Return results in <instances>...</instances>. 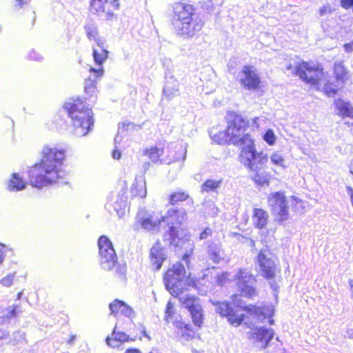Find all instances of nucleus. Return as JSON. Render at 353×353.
Segmentation results:
<instances>
[{"label": "nucleus", "instance_id": "f257e3e1", "mask_svg": "<svg viewBox=\"0 0 353 353\" xmlns=\"http://www.w3.org/2000/svg\"><path fill=\"white\" fill-rule=\"evenodd\" d=\"M65 158L64 148L54 144L45 145L41 152L40 162L28 170L32 186L42 188L55 183H65L67 176L63 168Z\"/></svg>", "mask_w": 353, "mask_h": 353}, {"label": "nucleus", "instance_id": "f03ea898", "mask_svg": "<svg viewBox=\"0 0 353 353\" xmlns=\"http://www.w3.org/2000/svg\"><path fill=\"white\" fill-rule=\"evenodd\" d=\"M188 214L184 209L170 208L166 215L159 216L154 212H148L141 210L137 215V221L141 228L147 231H157L159 230L161 223L166 222L169 225L168 231L165 232V241L170 245L177 248H182L183 244L188 241L189 235L181 229V225L187 220Z\"/></svg>", "mask_w": 353, "mask_h": 353}, {"label": "nucleus", "instance_id": "7ed1b4c3", "mask_svg": "<svg viewBox=\"0 0 353 353\" xmlns=\"http://www.w3.org/2000/svg\"><path fill=\"white\" fill-rule=\"evenodd\" d=\"M63 110L71 121V132L77 137L87 135L94 126L92 110L79 99H68Z\"/></svg>", "mask_w": 353, "mask_h": 353}, {"label": "nucleus", "instance_id": "20e7f679", "mask_svg": "<svg viewBox=\"0 0 353 353\" xmlns=\"http://www.w3.org/2000/svg\"><path fill=\"white\" fill-rule=\"evenodd\" d=\"M174 13V26L178 34L192 37L203 28V22L199 18L193 19L194 7L185 1L172 5Z\"/></svg>", "mask_w": 353, "mask_h": 353}, {"label": "nucleus", "instance_id": "39448f33", "mask_svg": "<svg viewBox=\"0 0 353 353\" xmlns=\"http://www.w3.org/2000/svg\"><path fill=\"white\" fill-rule=\"evenodd\" d=\"M99 263L104 270H112L114 276L124 281L126 278V266L117 262V256L111 241L105 236L98 240Z\"/></svg>", "mask_w": 353, "mask_h": 353}, {"label": "nucleus", "instance_id": "423d86ee", "mask_svg": "<svg viewBox=\"0 0 353 353\" xmlns=\"http://www.w3.org/2000/svg\"><path fill=\"white\" fill-rule=\"evenodd\" d=\"M164 283L166 289L172 294L178 290H188L193 285L194 282L187 276L183 265L179 262L168 270L164 277Z\"/></svg>", "mask_w": 353, "mask_h": 353}, {"label": "nucleus", "instance_id": "0eeeda50", "mask_svg": "<svg viewBox=\"0 0 353 353\" xmlns=\"http://www.w3.org/2000/svg\"><path fill=\"white\" fill-rule=\"evenodd\" d=\"M246 145L243 146L239 161L252 171L261 170L268 162V157L263 152H257L253 139H247Z\"/></svg>", "mask_w": 353, "mask_h": 353}, {"label": "nucleus", "instance_id": "6e6552de", "mask_svg": "<svg viewBox=\"0 0 353 353\" xmlns=\"http://www.w3.org/2000/svg\"><path fill=\"white\" fill-rule=\"evenodd\" d=\"M186 290H178L171 294L177 297L181 305L188 310L194 325L201 327L203 323V314L200 300L195 296L185 292Z\"/></svg>", "mask_w": 353, "mask_h": 353}, {"label": "nucleus", "instance_id": "1a4fd4ad", "mask_svg": "<svg viewBox=\"0 0 353 353\" xmlns=\"http://www.w3.org/2000/svg\"><path fill=\"white\" fill-rule=\"evenodd\" d=\"M292 71L305 82L311 85H317L323 77L321 68L316 67L314 63L302 62L295 66L289 65L286 67V71Z\"/></svg>", "mask_w": 353, "mask_h": 353}, {"label": "nucleus", "instance_id": "9d476101", "mask_svg": "<svg viewBox=\"0 0 353 353\" xmlns=\"http://www.w3.org/2000/svg\"><path fill=\"white\" fill-rule=\"evenodd\" d=\"M248 125V121L241 116H235L233 120L228 121L227 128L232 144L239 145L242 148L246 145L247 139H252L248 133H245Z\"/></svg>", "mask_w": 353, "mask_h": 353}, {"label": "nucleus", "instance_id": "9b49d317", "mask_svg": "<svg viewBox=\"0 0 353 353\" xmlns=\"http://www.w3.org/2000/svg\"><path fill=\"white\" fill-rule=\"evenodd\" d=\"M268 203L278 221L283 222L288 219V206L285 196L282 192L271 194L268 199Z\"/></svg>", "mask_w": 353, "mask_h": 353}, {"label": "nucleus", "instance_id": "f8f14e48", "mask_svg": "<svg viewBox=\"0 0 353 353\" xmlns=\"http://www.w3.org/2000/svg\"><path fill=\"white\" fill-rule=\"evenodd\" d=\"M242 296L252 297L256 294V279L247 270H240L235 276Z\"/></svg>", "mask_w": 353, "mask_h": 353}, {"label": "nucleus", "instance_id": "ddd939ff", "mask_svg": "<svg viewBox=\"0 0 353 353\" xmlns=\"http://www.w3.org/2000/svg\"><path fill=\"white\" fill-rule=\"evenodd\" d=\"M261 274L266 279H274L277 271V266L273 254L268 250H261L257 256Z\"/></svg>", "mask_w": 353, "mask_h": 353}, {"label": "nucleus", "instance_id": "4468645a", "mask_svg": "<svg viewBox=\"0 0 353 353\" xmlns=\"http://www.w3.org/2000/svg\"><path fill=\"white\" fill-rule=\"evenodd\" d=\"M240 84L248 90H256L259 88L261 79L256 70L251 65H245L238 74Z\"/></svg>", "mask_w": 353, "mask_h": 353}, {"label": "nucleus", "instance_id": "2eb2a0df", "mask_svg": "<svg viewBox=\"0 0 353 353\" xmlns=\"http://www.w3.org/2000/svg\"><path fill=\"white\" fill-rule=\"evenodd\" d=\"M128 188L125 183L117 193L112 192L108 196V205L112 207L119 217H122L128 207Z\"/></svg>", "mask_w": 353, "mask_h": 353}, {"label": "nucleus", "instance_id": "dca6fc26", "mask_svg": "<svg viewBox=\"0 0 353 353\" xmlns=\"http://www.w3.org/2000/svg\"><path fill=\"white\" fill-rule=\"evenodd\" d=\"M244 310L254 321V323H262L265 319H270L274 314V307L272 304L265 305L263 307L249 305ZM269 323L273 325L274 320L270 319Z\"/></svg>", "mask_w": 353, "mask_h": 353}, {"label": "nucleus", "instance_id": "f3484780", "mask_svg": "<svg viewBox=\"0 0 353 353\" xmlns=\"http://www.w3.org/2000/svg\"><path fill=\"white\" fill-rule=\"evenodd\" d=\"M245 324L248 327L253 330L250 333L251 338L260 343L261 347H266L274 336V330L272 328H265L264 327H259L254 329V323L252 322H245Z\"/></svg>", "mask_w": 353, "mask_h": 353}, {"label": "nucleus", "instance_id": "a211bd4d", "mask_svg": "<svg viewBox=\"0 0 353 353\" xmlns=\"http://www.w3.org/2000/svg\"><path fill=\"white\" fill-rule=\"evenodd\" d=\"M90 70L92 74L88 79H85L84 90L85 94H88L90 98H96L97 92V80L98 78H100L103 76V69L101 68H90Z\"/></svg>", "mask_w": 353, "mask_h": 353}, {"label": "nucleus", "instance_id": "6ab92c4d", "mask_svg": "<svg viewBox=\"0 0 353 353\" xmlns=\"http://www.w3.org/2000/svg\"><path fill=\"white\" fill-rule=\"evenodd\" d=\"M109 308L111 312L110 314L114 316H117L120 313L131 320L135 317L134 310L123 301L115 299L109 304Z\"/></svg>", "mask_w": 353, "mask_h": 353}, {"label": "nucleus", "instance_id": "aec40b11", "mask_svg": "<svg viewBox=\"0 0 353 353\" xmlns=\"http://www.w3.org/2000/svg\"><path fill=\"white\" fill-rule=\"evenodd\" d=\"M152 265L156 270H160L166 258L165 250L159 242H157L150 250Z\"/></svg>", "mask_w": 353, "mask_h": 353}, {"label": "nucleus", "instance_id": "412c9836", "mask_svg": "<svg viewBox=\"0 0 353 353\" xmlns=\"http://www.w3.org/2000/svg\"><path fill=\"white\" fill-rule=\"evenodd\" d=\"M179 83L172 74L165 75V83L163 88V96L168 99H172L179 94Z\"/></svg>", "mask_w": 353, "mask_h": 353}, {"label": "nucleus", "instance_id": "4be33fe9", "mask_svg": "<svg viewBox=\"0 0 353 353\" xmlns=\"http://www.w3.org/2000/svg\"><path fill=\"white\" fill-rule=\"evenodd\" d=\"M269 215L266 211L261 208H254L252 221L254 226L258 229H263L267 225Z\"/></svg>", "mask_w": 353, "mask_h": 353}, {"label": "nucleus", "instance_id": "5701e85b", "mask_svg": "<svg viewBox=\"0 0 353 353\" xmlns=\"http://www.w3.org/2000/svg\"><path fill=\"white\" fill-rule=\"evenodd\" d=\"M90 10L98 14L103 13L109 16L113 14L112 9L109 8L108 0H91Z\"/></svg>", "mask_w": 353, "mask_h": 353}, {"label": "nucleus", "instance_id": "b1692460", "mask_svg": "<svg viewBox=\"0 0 353 353\" xmlns=\"http://www.w3.org/2000/svg\"><path fill=\"white\" fill-rule=\"evenodd\" d=\"M117 325H116L111 336L106 339V343L112 347H118L119 343L128 341L130 339L129 335L123 332L117 331Z\"/></svg>", "mask_w": 353, "mask_h": 353}, {"label": "nucleus", "instance_id": "393cba45", "mask_svg": "<svg viewBox=\"0 0 353 353\" xmlns=\"http://www.w3.org/2000/svg\"><path fill=\"white\" fill-rule=\"evenodd\" d=\"M334 103L339 116L343 118L350 117L353 119V108L350 103L341 99H337Z\"/></svg>", "mask_w": 353, "mask_h": 353}, {"label": "nucleus", "instance_id": "a878e982", "mask_svg": "<svg viewBox=\"0 0 353 353\" xmlns=\"http://www.w3.org/2000/svg\"><path fill=\"white\" fill-rule=\"evenodd\" d=\"M208 253L210 259L215 263H219L224 260L225 254L219 244H212L208 246Z\"/></svg>", "mask_w": 353, "mask_h": 353}, {"label": "nucleus", "instance_id": "bb28decb", "mask_svg": "<svg viewBox=\"0 0 353 353\" xmlns=\"http://www.w3.org/2000/svg\"><path fill=\"white\" fill-rule=\"evenodd\" d=\"M26 183L18 173H13L11 179L8 183V189L10 191H21L25 189Z\"/></svg>", "mask_w": 353, "mask_h": 353}, {"label": "nucleus", "instance_id": "cd10ccee", "mask_svg": "<svg viewBox=\"0 0 353 353\" xmlns=\"http://www.w3.org/2000/svg\"><path fill=\"white\" fill-rule=\"evenodd\" d=\"M109 51L107 48L97 49L92 46V55L94 61L97 65L103 69L102 65L107 60Z\"/></svg>", "mask_w": 353, "mask_h": 353}, {"label": "nucleus", "instance_id": "c85d7f7f", "mask_svg": "<svg viewBox=\"0 0 353 353\" xmlns=\"http://www.w3.org/2000/svg\"><path fill=\"white\" fill-rule=\"evenodd\" d=\"M222 179H208L201 187V192H214L217 193L218 189L222 184Z\"/></svg>", "mask_w": 353, "mask_h": 353}, {"label": "nucleus", "instance_id": "c756f323", "mask_svg": "<svg viewBox=\"0 0 353 353\" xmlns=\"http://www.w3.org/2000/svg\"><path fill=\"white\" fill-rule=\"evenodd\" d=\"M131 194L133 196L145 197L147 194L145 181L137 180L132 186Z\"/></svg>", "mask_w": 353, "mask_h": 353}, {"label": "nucleus", "instance_id": "7c9ffc66", "mask_svg": "<svg viewBox=\"0 0 353 353\" xmlns=\"http://www.w3.org/2000/svg\"><path fill=\"white\" fill-rule=\"evenodd\" d=\"M210 137L212 139L219 143V144H226V143H232L231 137L228 133V128L225 131H221L218 133L214 132V130H212L210 132Z\"/></svg>", "mask_w": 353, "mask_h": 353}, {"label": "nucleus", "instance_id": "2f4dec72", "mask_svg": "<svg viewBox=\"0 0 353 353\" xmlns=\"http://www.w3.org/2000/svg\"><path fill=\"white\" fill-rule=\"evenodd\" d=\"M163 150L157 147H151L143 151V154L147 156L152 163H156L160 161V157L163 154Z\"/></svg>", "mask_w": 353, "mask_h": 353}, {"label": "nucleus", "instance_id": "473e14b6", "mask_svg": "<svg viewBox=\"0 0 353 353\" xmlns=\"http://www.w3.org/2000/svg\"><path fill=\"white\" fill-rule=\"evenodd\" d=\"M334 71L338 81L344 82L348 79V72L345 68L343 62H336L334 63Z\"/></svg>", "mask_w": 353, "mask_h": 353}, {"label": "nucleus", "instance_id": "72a5a7b5", "mask_svg": "<svg viewBox=\"0 0 353 353\" xmlns=\"http://www.w3.org/2000/svg\"><path fill=\"white\" fill-rule=\"evenodd\" d=\"M189 198L188 192L182 190H177L172 192L169 196V203L171 205H175L179 201H183Z\"/></svg>", "mask_w": 353, "mask_h": 353}, {"label": "nucleus", "instance_id": "f704fd0d", "mask_svg": "<svg viewBox=\"0 0 353 353\" xmlns=\"http://www.w3.org/2000/svg\"><path fill=\"white\" fill-rule=\"evenodd\" d=\"M84 29L87 37L90 41H92V38L99 34L97 24L92 21H88L84 26Z\"/></svg>", "mask_w": 353, "mask_h": 353}, {"label": "nucleus", "instance_id": "c9c22d12", "mask_svg": "<svg viewBox=\"0 0 353 353\" xmlns=\"http://www.w3.org/2000/svg\"><path fill=\"white\" fill-rule=\"evenodd\" d=\"M226 317L228 322L235 327L239 326L244 321V315L237 314L234 309L231 310V312Z\"/></svg>", "mask_w": 353, "mask_h": 353}, {"label": "nucleus", "instance_id": "e433bc0d", "mask_svg": "<svg viewBox=\"0 0 353 353\" xmlns=\"http://www.w3.org/2000/svg\"><path fill=\"white\" fill-rule=\"evenodd\" d=\"M214 304L216 305V312L222 316L226 317L233 309L227 302H217Z\"/></svg>", "mask_w": 353, "mask_h": 353}, {"label": "nucleus", "instance_id": "4c0bfd02", "mask_svg": "<svg viewBox=\"0 0 353 353\" xmlns=\"http://www.w3.org/2000/svg\"><path fill=\"white\" fill-rule=\"evenodd\" d=\"M19 310V306L17 305H12L7 307L5 310L3 311V319H10L13 317L17 316Z\"/></svg>", "mask_w": 353, "mask_h": 353}, {"label": "nucleus", "instance_id": "58836bf2", "mask_svg": "<svg viewBox=\"0 0 353 353\" xmlns=\"http://www.w3.org/2000/svg\"><path fill=\"white\" fill-rule=\"evenodd\" d=\"M270 161L272 164L281 167L285 168L284 165V158L283 156L279 154V152H273L270 157Z\"/></svg>", "mask_w": 353, "mask_h": 353}, {"label": "nucleus", "instance_id": "ea45409f", "mask_svg": "<svg viewBox=\"0 0 353 353\" xmlns=\"http://www.w3.org/2000/svg\"><path fill=\"white\" fill-rule=\"evenodd\" d=\"M253 179L255 183L261 186L268 185L270 181L268 176L262 173H256Z\"/></svg>", "mask_w": 353, "mask_h": 353}, {"label": "nucleus", "instance_id": "a19ab883", "mask_svg": "<svg viewBox=\"0 0 353 353\" xmlns=\"http://www.w3.org/2000/svg\"><path fill=\"white\" fill-rule=\"evenodd\" d=\"M337 90V86L330 82H327L324 87L325 92L328 97H334L336 94Z\"/></svg>", "mask_w": 353, "mask_h": 353}, {"label": "nucleus", "instance_id": "79ce46f5", "mask_svg": "<svg viewBox=\"0 0 353 353\" xmlns=\"http://www.w3.org/2000/svg\"><path fill=\"white\" fill-rule=\"evenodd\" d=\"M16 276V272H12L1 279L0 283L5 287H10L12 285Z\"/></svg>", "mask_w": 353, "mask_h": 353}, {"label": "nucleus", "instance_id": "37998d69", "mask_svg": "<svg viewBox=\"0 0 353 353\" xmlns=\"http://www.w3.org/2000/svg\"><path fill=\"white\" fill-rule=\"evenodd\" d=\"M174 313V304L169 301L167 303L166 310L165 312V320L167 322H169V320L172 319L173 314Z\"/></svg>", "mask_w": 353, "mask_h": 353}, {"label": "nucleus", "instance_id": "c03bdc74", "mask_svg": "<svg viewBox=\"0 0 353 353\" xmlns=\"http://www.w3.org/2000/svg\"><path fill=\"white\" fill-rule=\"evenodd\" d=\"M263 139L270 145H272L275 143L276 137L272 130H268L265 133Z\"/></svg>", "mask_w": 353, "mask_h": 353}, {"label": "nucleus", "instance_id": "a18cd8bd", "mask_svg": "<svg viewBox=\"0 0 353 353\" xmlns=\"http://www.w3.org/2000/svg\"><path fill=\"white\" fill-rule=\"evenodd\" d=\"M121 141V139L119 135H117V137L114 139V143H115V149L112 152V157L114 159H119L121 156V152L119 150V147L117 146V144L119 143Z\"/></svg>", "mask_w": 353, "mask_h": 353}, {"label": "nucleus", "instance_id": "49530a36", "mask_svg": "<svg viewBox=\"0 0 353 353\" xmlns=\"http://www.w3.org/2000/svg\"><path fill=\"white\" fill-rule=\"evenodd\" d=\"M92 41H94L95 46H96L94 47L97 48V49L106 48V46H105L106 41H105V38L99 37V34L97 36H96L95 37L92 38Z\"/></svg>", "mask_w": 353, "mask_h": 353}, {"label": "nucleus", "instance_id": "de8ad7c7", "mask_svg": "<svg viewBox=\"0 0 353 353\" xmlns=\"http://www.w3.org/2000/svg\"><path fill=\"white\" fill-rule=\"evenodd\" d=\"M28 59L33 61H41L43 56L34 50H31L28 53Z\"/></svg>", "mask_w": 353, "mask_h": 353}, {"label": "nucleus", "instance_id": "09e8293b", "mask_svg": "<svg viewBox=\"0 0 353 353\" xmlns=\"http://www.w3.org/2000/svg\"><path fill=\"white\" fill-rule=\"evenodd\" d=\"M186 157V150H183L182 147L180 148V152L173 157L174 161H179L180 160L184 161Z\"/></svg>", "mask_w": 353, "mask_h": 353}, {"label": "nucleus", "instance_id": "8fccbe9b", "mask_svg": "<svg viewBox=\"0 0 353 353\" xmlns=\"http://www.w3.org/2000/svg\"><path fill=\"white\" fill-rule=\"evenodd\" d=\"M8 250V248L7 246L0 243V265L3 263Z\"/></svg>", "mask_w": 353, "mask_h": 353}, {"label": "nucleus", "instance_id": "3c124183", "mask_svg": "<svg viewBox=\"0 0 353 353\" xmlns=\"http://www.w3.org/2000/svg\"><path fill=\"white\" fill-rule=\"evenodd\" d=\"M229 274L228 272L223 273L221 274L217 275V284L219 285H223L225 283V281L228 279Z\"/></svg>", "mask_w": 353, "mask_h": 353}, {"label": "nucleus", "instance_id": "603ef678", "mask_svg": "<svg viewBox=\"0 0 353 353\" xmlns=\"http://www.w3.org/2000/svg\"><path fill=\"white\" fill-rule=\"evenodd\" d=\"M212 234V230L210 228H205L201 234H200V239H205Z\"/></svg>", "mask_w": 353, "mask_h": 353}, {"label": "nucleus", "instance_id": "864d4df0", "mask_svg": "<svg viewBox=\"0 0 353 353\" xmlns=\"http://www.w3.org/2000/svg\"><path fill=\"white\" fill-rule=\"evenodd\" d=\"M332 12L331 8L329 5L323 6L319 10V14L321 16H323L327 13H330Z\"/></svg>", "mask_w": 353, "mask_h": 353}, {"label": "nucleus", "instance_id": "5fc2aeb1", "mask_svg": "<svg viewBox=\"0 0 353 353\" xmlns=\"http://www.w3.org/2000/svg\"><path fill=\"white\" fill-rule=\"evenodd\" d=\"M14 340H16L15 343L17 344L20 340L24 339V334L20 331H17L13 333Z\"/></svg>", "mask_w": 353, "mask_h": 353}, {"label": "nucleus", "instance_id": "6e6d98bb", "mask_svg": "<svg viewBox=\"0 0 353 353\" xmlns=\"http://www.w3.org/2000/svg\"><path fill=\"white\" fill-rule=\"evenodd\" d=\"M138 328L140 330V332L143 336H144L148 339H150V336H148V334H147V332L145 331V327L143 324H139L138 326Z\"/></svg>", "mask_w": 353, "mask_h": 353}, {"label": "nucleus", "instance_id": "4d7b16f0", "mask_svg": "<svg viewBox=\"0 0 353 353\" xmlns=\"http://www.w3.org/2000/svg\"><path fill=\"white\" fill-rule=\"evenodd\" d=\"M109 3V8H110V7L112 8V9H118L119 8V1L118 0H111L110 1H108Z\"/></svg>", "mask_w": 353, "mask_h": 353}, {"label": "nucleus", "instance_id": "13d9d810", "mask_svg": "<svg viewBox=\"0 0 353 353\" xmlns=\"http://www.w3.org/2000/svg\"><path fill=\"white\" fill-rule=\"evenodd\" d=\"M270 280V288L274 291H277V290L279 289V285L277 284V283L274 280V279H272Z\"/></svg>", "mask_w": 353, "mask_h": 353}, {"label": "nucleus", "instance_id": "bf43d9fd", "mask_svg": "<svg viewBox=\"0 0 353 353\" xmlns=\"http://www.w3.org/2000/svg\"><path fill=\"white\" fill-rule=\"evenodd\" d=\"M9 335V332L4 330H0V341L6 339Z\"/></svg>", "mask_w": 353, "mask_h": 353}, {"label": "nucleus", "instance_id": "052dcab7", "mask_svg": "<svg viewBox=\"0 0 353 353\" xmlns=\"http://www.w3.org/2000/svg\"><path fill=\"white\" fill-rule=\"evenodd\" d=\"M344 49L348 52L353 51V43H345L344 45Z\"/></svg>", "mask_w": 353, "mask_h": 353}, {"label": "nucleus", "instance_id": "680f3d73", "mask_svg": "<svg viewBox=\"0 0 353 353\" xmlns=\"http://www.w3.org/2000/svg\"><path fill=\"white\" fill-rule=\"evenodd\" d=\"M17 2V6L21 8L23 5L27 3L29 0H16Z\"/></svg>", "mask_w": 353, "mask_h": 353}, {"label": "nucleus", "instance_id": "e2e57ef3", "mask_svg": "<svg viewBox=\"0 0 353 353\" xmlns=\"http://www.w3.org/2000/svg\"><path fill=\"white\" fill-rule=\"evenodd\" d=\"M346 190H347V194L350 195V197H351V196L353 195V188L350 186H347Z\"/></svg>", "mask_w": 353, "mask_h": 353}, {"label": "nucleus", "instance_id": "0e129e2a", "mask_svg": "<svg viewBox=\"0 0 353 353\" xmlns=\"http://www.w3.org/2000/svg\"><path fill=\"white\" fill-rule=\"evenodd\" d=\"M126 353H141V352H140V351L139 350L130 349V350H128L126 351Z\"/></svg>", "mask_w": 353, "mask_h": 353}, {"label": "nucleus", "instance_id": "69168bd1", "mask_svg": "<svg viewBox=\"0 0 353 353\" xmlns=\"http://www.w3.org/2000/svg\"><path fill=\"white\" fill-rule=\"evenodd\" d=\"M75 336L72 335L71 336L70 339L68 341V344H72L74 343V341L75 340Z\"/></svg>", "mask_w": 353, "mask_h": 353}, {"label": "nucleus", "instance_id": "338daca9", "mask_svg": "<svg viewBox=\"0 0 353 353\" xmlns=\"http://www.w3.org/2000/svg\"><path fill=\"white\" fill-rule=\"evenodd\" d=\"M348 283H349V285L350 286L351 292H352V296H353V279H350Z\"/></svg>", "mask_w": 353, "mask_h": 353}, {"label": "nucleus", "instance_id": "774afa93", "mask_svg": "<svg viewBox=\"0 0 353 353\" xmlns=\"http://www.w3.org/2000/svg\"><path fill=\"white\" fill-rule=\"evenodd\" d=\"M238 295L237 294H234L232 296V298H233V301L234 303V304H236V305H239V301H236L235 299L238 298Z\"/></svg>", "mask_w": 353, "mask_h": 353}]
</instances>
